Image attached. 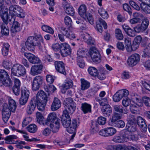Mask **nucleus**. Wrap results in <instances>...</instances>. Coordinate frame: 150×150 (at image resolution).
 <instances>
[{
    "mask_svg": "<svg viewBox=\"0 0 150 150\" xmlns=\"http://www.w3.org/2000/svg\"><path fill=\"white\" fill-rule=\"evenodd\" d=\"M24 55L28 59L30 62L33 64H38L40 61L38 57L30 53H25Z\"/></svg>",
    "mask_w": 150,
    "mask_h": 150,
    "instance_id": "obj_17",
    "label": "nucleus"
},
{
    "mask_svg": "<svg viewBox=\"0 0 150 150\" xmlns=\"http://www.w3.org/2000/svg\"><path fill=\"white\" fill-rule=\"evenodd\" d=\"M9 105H8L7 108L10 110V112H13L16 110V103L15 101L13 99L10 98L8 101Z\"/></svg>",
    "mask_w": 150,
    "mask_h": 150,
    "instance_id": "obj_29",
    "label": "nucleus"
},
{
    "mask_svg": "<svg viewBox=\"0 0 150 150\" xmlns=\"http://www.w3.org/2000/svg\"><path fill=\"white\" fill-rule=\"evenodd\" d=\"M121 115L117 113H114L112 117L111 122H116L117 120L121 118Z\"/></svg>",
    "mask_w": 150,
    "mask_h": 150,
    "instance_id": "obj_57",
    "label": "nucleus"
},
{
    "mask_svg": "<svg viewBox=\"0 0 150 150\" xmlns=\"http://www.w3.org/2000/svg\"><path fill=\"white\" fill-rule=\"evenodd\" d=\"M56 121H60V120L57 118V115L55 112H51L48 115L47 120L45 122V125H48L49 124V122L52 123Z\"/></svg>",
    "mask_w": 150,
    "mask_h": 150,
    "instance_id": "obj_19",
    "label": "nucleus"
},
{
    "mask_svg": "<svg viewBox=\"0 0 150 150\" xmlns=\"http://www.w3.org/2000/svg\"><path fill=\"white\" fill-rule=\"evenodd\" d=\"M64 21L65 24L69 27L72 25V21L71 18L69 16H67L64 18Z\"/></svg>",
    "mask_w": 150,
    "mask_h": 150,
    "instance_id": "obj_59",
    "label": "nucleus"
},
{
    "mask_svg": "<svg viewBox=\"0 0 150 150\" xmlns=\"http://www.w3.org/2000/svg\"><path fill=\"white\" fill-rule=\"evenodd\" d=\"M122 7L123 10L127 12L130 15H132V9L128 4L125 3L123 4Z\"/></svg>",
    "mask_w": 150,
    "mask_h": 150,
    "instance_id": "obj_53",
    "label": "nucleus"
},
{
    "mask_svg": "<svg viewBox=\"0 0 150 150\" xmlns=\"http://www.w3.org/2000/svg\"><path fill=\"white\" fill-rule=\"evenodd\" d=\"M9 16V15H8V14L7 9L6 10L4 11H2L0 12V17L4 24L5 23Z\"/></svg>",
    "mask_w": 150,
    "mask_h": 150,
    "instance_id": "obj_36",
    "label": "nucleus"
},
{
    "mask_svg": "<svg viewBox=\"0 0 150 150\" xmlns=\"http://www.w3.org/2000/svg\"><path fill=\"white\" fill-rule=\"evenodd\" d=\"M88 71L89 74L92 76H96L98 73L97 69L93 67H89L88 68Z\"/></svg>",
    "mask_w": 150,
    "mask_h": 150,
    "instance_id": "obj_45",
    "label": "nucleus"
},
{
    "mask_svg": "<svg viewBox=\"0 0 150 150\" xmlns=\"http://www.w3.org/2000/svg\"><path fill=\"white\" fill-rule=\"evenodd\" d=\"M143 101L145 105L147 107H150V98L144 96L143 97Z\"/></svg>",
    "mask_w": 150,
    "mask_h": 150,
    "instance_id": "obj_63",
    "label": "nucleus"
},
{
    "mask_svg": "<svg viewBox=\"0 0 150 150\" xmlns=\"http://www.w3.org/2000/svg\"><path fill=\"white\" fill-rule=\"evenodd\" d=\"M37 121L40 125H45V122L46 120H44V118L42 114L40 112H37L36 114Z\"/></svg>",
    "mask_w": 150,
    "mask_h": 150,
    "instance_id": "obj_34",
    "label": "nucleus"
},
{
    "mask_svg": "<svg viewBox=\"0 0 150 150\" xmlns=\"http://www.w3.org/2000/svg\"><path fill=\"white\" fill-rule=\"evenodd\" d=\"M128 132L126 130L121 131L118 135L115 136L112 139V141L117 143H123L127 141L129 139Z\"/></svg>",
    "mask_w": 150,
    "mask_h": 150,
    "instance_id": "obj_7",
    "label": "nucleus"
},
{
    "mask_svg": "<svg viewBox=\"0 0 150 150\" xmlns=\"http://www.w3.org/2000/svg\"><path fill=\"white\" fill-rule=\"evenodd\" d=\"M115 34L116 38L120 40H121L123 38V36L121 30L119 29L115 30Z\"/></svg>",
    "mask_w": 150,
    "mask_h": 150,
    "instance_id": "obj_49",
    "label": "nucleus"
},
{
    "mask_svg": "<svg viewBox=\"0 0 150 150\" xmlns=\"http://www.w3.org/2000/svg\"><path fill=\"white\" fill-rule=\"evenodd\" d=\"M81 89L82 91H84L88 88L90 86V83L88 81L85 80L84 79H81Z\"/></svg>",
    "mask_w": 150,
    "mask_h": 150,
    "instance_id": "obj_35",
    "label": "nucleus"
},
{
    "mask_svg": "<svg viewBox=\"0 0 150 150\" xmlns=\"http://www.w3.org/2000/svg\"><path fill=\"white\" fill-rule=\"evenodd\" d=\"M54 65L57 71L64 75L66 74L64 64L62 62L56 61Z\"/></svg>",
    "mask_w": 150,
    "mask_h": 150,
    "instance_id": "obj_18",
    "label": "nucleus"
},
{
    "mask_svg": "<svg viewBox=\"0 0 150 150\" xmlns=\"http://www.w3.org/2000/svg\"><path fill=\"white\" fill-rule=\"evenodd\" d=\"M142 56L144 57H150V43L144 47Z\"/></svg>",
    "mask_w": 150,
    "mask_h": 150,
    "instance_id": "obj_32",
    "label": "nucleus"
},
{
    "mask_svg": "<svg viewBox=\"0 0 150 150\" xmlns=\"http://www.w3.org/2000/svg\"><path fill=\"white\" fill-rule=\"evenodd\" d=\"M29 91L26 88L21 89V97L20 99V103L21 105H25L27 102L29 97Z\"/></svg>",
    "mask_w": 150,
    "mask_h": 150,
    "instance_id": "obj_11",
    "label": "nucleus"
},
{
    "mask_svg": "<svg viewBox=\"0 0 150 150\" xmlns=\"http://www.w3.org/2000/svg\"><path fill=\"white\" fill-rule=\"evenodd\" d=\"M15 21V18L14 17L12 16H9L4 24L7 25L9 24L10 25H12Z\"/></svg>",
    "mask_w": 150,
    "mask_h": 150,
    "instance_id": "obj_55",
    "label": "nucleus"
},
{
    "mask_svg": "<svg viewBox=\"0 0 150 150\" xmlns=\"http://www.w3.org/2000/svg\"><path fill=\"white\" fill-rule=\"evenodd\" d=\"M43 79L40 76H36L34 78L32 85V89L33 91H38L42 85Z\"/></svg>",
    "mask_w": 150,
    "mask_h": 150,
    "instance_id": "obj_8",
    "label": "nucleus"
},
{
    "mask_svg": "<svg viewBox=\"0 0 150 150\" xmlns=\"http://www.w3.org/2000/svg\"><path fill=\"white\" fill-rule=\"evenodd\" d=\"M86 6L84 4L81 5L78 8V12L79 15L86 21H88L91 24H93L92 15L86 12Z\"/></svg>",
    "mask_w": 150,
    "mask_h": 150,
    "instance_id": "obj_4",
    "label": "nucleus"
},
{
    "mask_svg": "<svg viewBox=\"0 0 150 150\" xmlns=\"http://www.w3.org/2000/svg\"><path fill=\"white\" fill-rule=\"evenodd\" d=\"M91 57L92 60L94 62L99 63L101 61V57L100 53L93 55Z\"/></svg>",
    "mask_w": 150,
    "mask_h": 150,
    "instance_id": "obj_46",
    "label": "nucleus"
},
{
    "mask_svg": "<svg viewBox=\"0 0 150 150\" xmlns=\"http://www.w3.org/2000/svg\"><path fill=\"white\" fill-rule=\"evenodd\" d=\"M61 102L57 98H54L51 106V109L52 111H55L59 109L61 106Z\"/></svg>",
    "mask_w": 150,
    "mask_h": 150,
    "instance_id": "obj_23",
    "label": "nucleus"
},
{
    "mask_svg": "<svg viewBox=\"0 0 150 150\" xmlns=\"http://www.w3.org/2000/svg\"><path fill=\"white\" fill-rule=\"evenodd\" d=\"M137 123L142 132H146L147 129V127L145 120L142 117L139 116L137 118Z\"/></svg>",
    "mask_w": 150,
    "mask_h": 150,
    "instance_id": "obj_15",
    "label": "nucleus"
},
{
    "mask_svg": "<svg viewBox=\"0 0 150 150\" xmlns=\"http://www.w3.org/2000/svg\"><path fill=\"white\" fill-rule=\"evenodd\" d=\"M125 47L127 51L129 52L133 51L131 41L126 38L125 39Z\"/></svg>",
    "mask_w": 150,
    "mask_h": 150,
    "instance_id": "obj_41",
    "label": "nucleus"
},
{
    "mask_svg": "<svg viewBox=\"0 0 150 150\" xmlns=\"http://www.w3.org/2000/svg\"><path fill=\"white\" fill-rule=\"evenodd\" d=\"M99 13L104 19H107L109 17L107 11L103 8H99L98 10Z\"/></svg>",
    "mask_w": 150,
    "mask_h": 150,
    "instance_id": "obj_37",
    "label": "nucleus"
},
{
    "mask_svg": "<svg viewBox=\"0 0 150 150\" xmlns=\"http://www.w3.org/2000/svg\"><path fill=\"white\" fill-rule=\"evenodd\" d=\"M12 75L18 77L23 76L26 73L25 68L22 65L16 64H14L11 69Z\"/></svg>",
    "mask_w": 150,
    "mask_h": 150,
    "instance_id": "obj_6",
    "label": "nucleus"
},
{
    "mask_svg": "<svg viewBox=\"0 0 150 150\" xmlns=\"http://www.w3.org/2000/svg\"><path fill=\"white\" fill-rule=\"evenodd\" d=\"M26 128L28 131L33 133L36 132L38 130L37 126L34 124L29 125L26 127Z\"/></svg>",
    "mask_w": 150,
    "mask_h": 150,
    "instance_id": "obj_42",
    "label": "nucleus"
},
{
    "mask_svg": "<svg viewBox=\"0 0 150 150\" xmlns=\"http://www.w3.org/2000/svg\"><path fill=\"white\" fill-rule=\"evenodd\" d=\"M61 121L63 126L67 128V131L72 134L70 136V141H72L76 135V128L78 125L76 119L73 120L72 123L70 116L66 110L63 111L61 117Z\"/></svg>",
    "mask_w": 150,
    "mask_h": 150,
    "instance_id": "obj_1",
    "label": "nucleus"
},
{
    "mask_svg": "<svg viewBox=\"0 0 150 150\" xmlns=\"http://www.w3.org/2000/svg\"><path fill=\"white\" fill-rule=\"evenodd\" d=\"M42 30L45 32L53 34L54 33L53 29L50 27L46 25H44L42 27Z\"/></svg>",
    "mask_w": 150,
    "mask_h": 150,
    "instance_id": "obj_51",
    "label": "nucleus"
},
{
    "mask_svg": "<svg viewBox=\"0 0 150 150\" xmlns=\"http://www.w3.org/2000/svg\"><path fill=\"white\" fill-rule=\"evenodd\" d=\"M65 109L67 112L68 114H72L73 113L76 109V104H73L72 105H68L64 106Z\"/></svg>",
    "mask_w": 150,
    "mask_h": 150,
    "instance_id": "obj_39",
    "label": "nucleus"
},
{
    "mask_svg": "<svg viewBox=\"0 0 150 150\" xmlns=\"http://www.w3.org/2000/svg\"><path fill=\"white\" fill-rule=\"evenodd\" d=\"M91 106L86 103L81 105V110L84 114L90 113L91 112Z\"/></svg>",
    "mask_w": 150,
    "mask_h": 150,
    "instance_id": "obj_26",
    "label": "nucleus"
},
{
    "mask_svg": "<svg viewBox=\"0 0 150 150\" xmlns=\"http://www.w3.org/2000/svg\"><path fill=\"white\" fill-rule=\"evenodd\" d=\"M101 111L104 116L108 117L112 113V108L110 105H106L102 107Z\"/></svg>",
    "mask_w": 150,
    "mask_h": 150,
    "instance_id": "obj_24",
    "label": "nucleus"
},
{
    "mask_svg": "<svg viewBox=\"0 0 150 150\" xmlns=\"http://www.w3.org/2000/svg\"><path fill=\"white\" fill-rule=\"evenodd\" d=\"M140 60V56L135 53L132 54L128 58L127 62L129 66L133 67L139 63Z\"/></svg>",
    "mask_w": 150,
    "mask_h": 150,
    "instance_id": "obj_9",
    "label": "nucleus"
},
{
    "mask_svg": "<svg viewBox=\"0 0 150 150\" xmlns=\"http://www.w3.org/2000/svg\"><path fill=\"white\" fill-rule=\"evenodd\" d=\"M66 13L68 15L71 16H73L75 14V11L74 8L69 5V4L68 5L65 4L64 6Z\"/></svg>",
    "mask_w": 150,
    "mask_h": 150,
    "instance_id": "obj_27",
    "label": "nucleus"
},
{
    "mask_svg": "<svg viewBox=\"0 0 150 150\" xmlns=\"http://www.w3.org/2000/svg\"><path fill=\"white\" fill-rule=\"evenodd\" d=\"M0 81L6 87H11L13 84L12 81L7 72L4 70H0Z\"/></svg>",
    "mask_w": 150,
    "mask_h": 150,
    "instance_id": "obj_5",
    "label": "nucleus"
},
{
    "mask_svg": "<svg viewBox=\"0 0 150 150\" xmlns=\"http://www.w3.org/2000/svg\"><path fill=\"white\" fill-rule=\"evenodd\" d=\"M137 118L136 116L134 115H130L128 117L127 123L136 124V119H137Z\"/></svg>",
    "mask_w": 150,
    "mask_h": 150,
    "instance_id": "obj_52",
    "label": "nucleus"
},
{
    "mask_svg": "<svg viewBox=\"0 0 150 150\" xmlns=\"http://www.w3.org/2000/svg\"><path fill=\"white\" fill-rule=\"evenodd\" d=\"M102 25L105 29L107 28V25L106 23L101 18H99L96 22V28L97 30L100 33L103 32V29Z\"/></svg>",
    "mask_w": 150,
    "mask_h": 150,
    "instance_id": "obj_20",
    "label": "nucleus"
},
{
    "mask_svg": "<svg viewBox=\"0 0 150 150\" xmlns=\"http://www.w3.org/2000/svg\"><path fill=\"white\" fill-rule=\"evenodd\" d=\"M77 62L78 65L80 68H83L85 65V63L83 58L77 59Z\"/></svg>",
    "mask_w": 150,
    "mask_h": 150,
    "instance_id": "obj_64",
    "label": "nucleus"
},
{
    "mask_svg": "<svg viewBox=\"0 0 150 150\" xmlns=\"http://www.w3.org/2000/svg\"><path fill=\"white\" fill-rule=\"evenodd\" d=\"M73 85L72 81L71 79H68L66 81L65 84L63 85V87L66 89H67L71 88Z\"/></svg>",
    "mask_w": 150,
    "mask_h": 150,
    "instance_id": "obj_48",
    "label": "nucleus"
},
{
    "mask_svg": "<svg viewBox=\"0 0 150 150\" xmlns=\"http://www.w3.org/2000/svg\"><path fill=\"white\" fill-rule=\"evenodd\" d=\"M119 92H117L113 96V99L115 102H118L122 99V97Z\"/></svg>",
    "mask_w": 150,
    "mask_h": 150,
    "instance_id": "obj_60",
    "label": "nucleus"
},
{
    "mask_svg": "<svg viewBox=\"0 0 150 150\" xmlns=\"http://www.w3.org/2000/svg\"><path fill=\"white\" fill-rule=\"evenodd\" d=\"M126 128L127 130V132H134L136 130V124H129L127 123L126 125Z\"/></svg>",
    "mask_w": 150,
    "mask_h": 150,
    "instance_id": "obj_44",
    "label": "nucleus"
},
{
    "mask_svg": "<svg viewBox=\"0 0 150 150\" xmlns=\"http://www.w3.org/2000/svg\"><path fill=\"white\" fill-rule=\"evenodd\" d=\"M122 28L126 33L128 35L133 37L135 35L134 30L132 29L129 26L125 25H122Z\"/></svg>",
    "mask_w": 150,
    "mask_h": 150,
    "instance_id": "obj_25",
    "label": "nucleus"
},
{
    "mask_svg": "<svg viewBox=\"0 0 150 150\" xmlns=\"http://www.w3.org/2000/svg\"><path fill=\"white\" fill-rule=\"evenodd\" d=\"M145 3H142L140 4V8L146 13H150V6Z\"/></svg>",
    "mask_w": 150,
    "mask_h": 150,
    "instance_id": "obj_40",
    "label": "nucleus"
},
{
    "mask_svg": "<svg viewBox=\"0 0 150 150\" xmlns=\"http://www.w3.org/2000/svg\"><path fill=\"white\" fill-rule=\"evenodd\" d=\"M16 16L18 18H23L25 16L24 11L22 8L16 14Z\"/></svg>",
    "mask_w": 150,
    "mask_h": 150,
    "instance_id": "obj_62",
    "label": "nucleus"
},
{
    "mask_svg": "<svg viewBox=\"0 0 150 150\" xmlns=\"http://www.w3.org/2000/svg\"><path fill=\"white\" fill-rule=\"evenodd\" d=\"M39 100L37 99L33 98L30 100L29 104L27 105L26 109L27 113L29 115L31 114L34 111L36 105L39 110L43 111L45 108V103H42V104L38 102Z\"/></svg>",
    "mask_w": 150,
    "mask_h": 150,
    "instance_id": "obj_3",
    "label": "nucleus"
},
{
    "mask_svg": "<svg viewBox=\"0 0 150 150\" xmlns=\"http://www.w3.org/2000/svg\"><path fill=\"white\" fill-rule=\"evenodd\" d=\"M119 93L121 96L122 98L123 97H127L129 94V91L126 89H122L118 91Z\"/></svg>",
    "mask_w": 150,
    "mask_h": 150,
    "instance_id": "obj_56",
    "label": "nucleus"
},
{
    "mask_svg": "<svg viewBox=\"0 0 150 150\" xmlns=\"http://www.w3.org/2000/svg\"><path fill=\"white\" fill-rule=\"evenodd\" d=\"M71 50L70 46L66 43H62L60 53L63 57L67 56L70 54Z\"/></svg>",
    "mask_w": 150,
    "mask_h": 150,
    "instance_id": "obj_12",
    "label": "nucleus"
},
{
    "mask_svg": "<svg viewBox=\"0 0 150 150\" xmlns=\"http://www.w3.org/2000/svg\"><path fill=\"white\" fill-rule=\"evenodd\" d=\"M12 25L11 31L14 34L20 31L22 29L20 23L17 21L14 22Z\"/></svg>",
    "mask_w": 150,
    "mask_h": 150,
    "instance_id": "obj_22",
    "label": "nucleus"
},
{
    "mask_svg": "<svg viewBox=\"0 0 150 150\" xmlns=\"http://www.w3.org/2000/svg\"><path fill=\"white\" fill-rule=\"evenodd\" d=\"M56 77L53 76L48 75L46 76V80L47 82L50 84H51L54 82Z\"/></svg>",
    "mask_w": 150,
    "mask_h": 150,
    "instance_id": "obj_58",
    "label": "nucleus"
},
{
    "mask_svg": "<svg viewBox=\"0 0 150 150\" xmlns=\"http://www.w3.org/2000/svg\"><path fill=\"white\" fill-rule=\"evenodd\" d=\"M99 125L96 121H91V126L92 129L91 132L92 133H95L99 130Z\"/></svg>",
    "mask_w": 150,
    "mask_h": 150,
    "instance_id": "obj_31",
    "label": "nucleus"
},
{
    "mask_svg": "<svg viewBox=\"0 0 150 150\" xmlns=\"http://www.w3.org/2000/svg\"><path fill=\"white\" fill-rule=\"evenodd\" d=\"M10 45L7 43H4L2 49V54L4 56H6L8 54Z\"/></svg>",
    "mask_w": 150,
    "mask_h": 150,
    "instance_id": "obj_38",
    "label": "nucleus"
},
{
    "mask_svg": "<svg viewBox=\"0 0 150 150\" xmlns=\"http://www.w3.org/2000/svg\"><path fill=\"white\" fill-rule=\"evenodd\" d=\"M98 53H99V52L96 47H92L90 48L89 50V54L91 57L93 55L96 54Z\"/></svg>",
    "mask_w": 150,
    "mask_h": 150,
    "instance_id": "obj_61",
    "label": "nucleus"
},
{
    "mask_svg": "<svg viewBox=\"0 0 150 150\" xmlns=\"http://www.w3.org/2000/svg\"><path fill=\"white\" fill-rule=\"evenodd\" d=\"M130 96L131 100L134 103H136L137 105L139 107L143 106V103L140 96L133 91L130 92Z\"/></svg>",
    "mask_w": 150,
    "mask_h": 150,
    "instance_id": "obj_16",
    "label": "nucleus"
},
{
    "mask_svg": "<svg viewBox=\"0 0 150 150\" xmlns=\"http://www.w3.org/2000/svg\"><path fill=\"white\" fill-rule=\"evenodd\" d=\"M116 132V130L115 128L110 127L101 130L99 133V135L103 136L109 137L115 134Z\"/></svg>",
    "mask_w": 150,
    "mask_h": 150,
    "instance_id": "obj_10",
    "label": "nucleus"
},
{
    "mask_svg": "<svg viewBox=\"0 0 150 150\" xmlns=\"http://www.w3.org/2000/svg\"><path fill=\"white\" fill-rule=\"evenodd\" d=\"M6 25L2 23L1 25V32L2 35L7 36L9 34V31L8 27Z\"/></svg>",
    "mask_w": 150,
    "mask_h": 150,
    "instance_id": "obj_33",
    "label": "nucleus"
},
{
    "mask_svg": "<svg viewBox=\"0 0 150 150\" xmlns=\"http://www.w3.org/2000/svg\"><path fill=\"white\" fill-rule=\"evenodd\" d=\"M114 110L117 112L124 114H127L128 110L126 108H124L121 105H116L114 106Z\"/></svg>",
    "mask_w": 150,
    "mask_h": 150,
    "instance_id": "obj_28",
    "label": "nucleus"
},
{
    "mask_svg": "<svg viewBox=\"0 0 150 150\" xmlns=\"http://www.w3.org/2000/svg\"><path fill=\"white\" fill-rule=\"evenodd\" d=\"M7 107V104L5 103L3 106L2 111V119L5 123L7 122L11 115V112Z\"/></svg>",
    "mask_w": 150,
    "mask_h": 150,
    "instance_id": "obj_14",
    "label": "nucleus"
},
{
    "mask_svg": "<svg viewBox=\"0 0 150 150\" xmlns=\"http://www.w3.org/2000/svg\"><path fill=\"white\" fill-rule=\"evenodd\" d=\"M63 104L64 106L76 104L71 98H66L64 101Z\"/></svg>",
    "mask_w": 150,
    "mask_h": 150,
    "instance_id": "obj_50",
    "label": "nucleus"
},
{
    "mask_svg": "<svg viewBox=\"0 0 150 150\" xmlns=\"http://www.w3.org/2000/svg\"><path fill=\"white\" fill-rule=\"evenodd\" d=\"M22 8L18 5H11L9 8V11L10 12H13L14 13L15 15Z\"/></svg>",
    "mask_w": 150,
    "mask_h": 150,
    "instance_id": "obj_43",
    "label": "nucleus"
},
{
    "mask_svg": "<svg viewBox=\"0 0 150 150\" xmlns=\"http://www.w3.org/2000/svg\"><path fill=\"white\" fill-rule=\"evenodd\" d=\"M86 54V52L85 49L79 48L77 52V59L83 58L85 56Z\"/></svg>",
    "mask_w": 150,
    "mask_h": 150,
    "instance_id": "obj_47",
    "label": "nucleus"
},
{
    "mask_svg": "<svg viewBox=\"0 0 150 150\" xmlns=\"http://www.w3.org/2000/svg\"><path fill=\"white\" fill-rule=\"evenodd\" d=\"M43 66L42 64L33 66L31 69L30 73L33 75L40 74L42 71Z\"/></svg>",
    "mask_w": 150,
    "mask_h": 150,
    "instance_id": "obj_21",
    "label": "nucleus"
},
{
    "mask_svg": "<svg viewBox=\"0 0 150 150\" xmlns=\"http://www.w3.org/2000/svg\"><path fill=\"white\" fill-rule=\"evenodd\" d=\"M34 99H37L38 100V102L41 103L42 104V103H45V106L46 103L47 101V97L46 94L42 90H40L38 91L37 93L36 96L33 98Z\"/></svg>",
    "mask_w": 150,
    "mask_h": 150,
    "instance_id": "obj_13",
    "label": "nucleus"
},
{
    "mask_svg": "<svg viewBox=\"0 0 150 150\" xmlns=\"http://www.w3.org/2000/svg\"><path fill=\"white\" fill-rule=\"evenodd\" d=\"M49 125L53 132L56 133L58 131L60 126L59 121L50 123Z\"/></svg>",
    "mask_w": 150,
    "mask_h": 150,
    "instance_id": "obj_30",
    "label": "nucleus"
},
{
    "mask_svg": "<svg viewBox=\"0 0 150 150\" xmlns=\"http://www.w3.org/2000/svg\"><path fill=\"white\" fill-rule=\"evenodd\" d=\"M43 40L40 35L35 36H30L27 39L25 42V45L29 51H33L36 47L37 46L39 49H41L42 47L40 42H43Z\"/></svg>",
    "mask_w": 150,
    "mask_h": 150,
    "instance_id": "obj_2",
    "label": "nucleus"
},
{
    "mask_svg": "<svg viewBox=\"0 0 150 150\" xmlns=\"http://www.w3.org/2000/svg\"><path fill=\"white\" fill-rule=\"evenodd\" d=\"M134 30L136 32L139 33L143 32L146 29L141 25H138L134 28Z\"/></svg>",
    "mask_w": 150,
    "mask_h": 150,
    "instance_id": "obj_54",
    "label": "nucleus"
}]
</instances>
